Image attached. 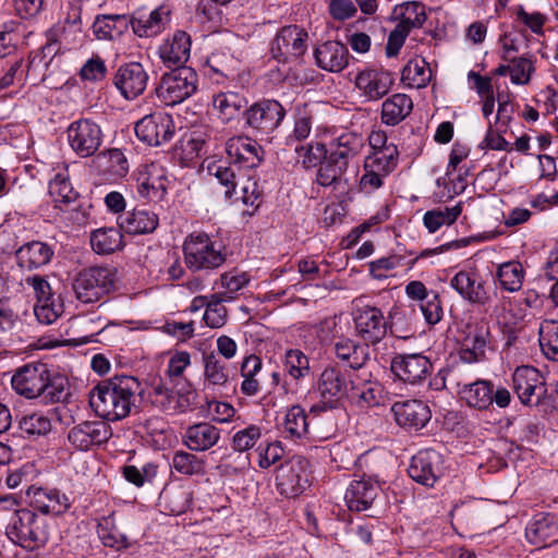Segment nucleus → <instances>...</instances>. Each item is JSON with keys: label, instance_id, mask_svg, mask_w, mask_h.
<instances>
[{"label": "nucleus", "instance_id": "nucleus-1", "mask_svg": "<svg viewBox=\"0 0 558 558\" xmlns=\"http://www.w3.org/2000/svg\"><path fill=\"white\" fill-rule=\"evenodd\" d=\"M143 393L137 378L114 376L98 383L89 391V405L99 417L107 421H120L131 414Z\"/></svg>", "mask_w": 558, "mask_h": 558}, {"label": "nucleus", "instance_id": "nucleus-2", "mask_svg": "<svg viewBox=\"0 0 558 558\" xmlns=\"http://www.w3.org/2000/svg\"><path fill=\"white\" fill-rule=\"evenodd\" d=\"M207 172L226 187L225 196L233 203L241 202L253 208L259 206L260 191L257 182L250 175L236 173L234 168L227 166L225 161L209 162Z\"/></svg>", "mask_w": 558, "mask_h": 558}, {"label": "nucleus", "instance_id": "nucleus-3", "mask_svg": "<svg viewBox=\"0 0 558 558\" xmlns=\"http://www.w3.org/2000/svg\"><path fill=\"white\" fill-rule=\"evenodd\" d=\"M5 534L14 544L27 549L44 546L50 536L47 520L26 508L14 510Z\"/></svg>", "mask_w": 558, "mask_h": 558}, {"label": "nucleus", "instance_id": "nucleus-4", "mask_svg": "<svg viewBox=\"0 0 558 558\" xmlns=\"http://www.w3.org/2000/svg\"><path fill=\"white\" fill-rule=\"evenodd\" d=\"M184 260L193 271L213 270L222 266L226 254L205 232L191 233L183 243Z\"/></svg>", "mask_w": 558, "mask_h": 558}, {"label": "nucleus", "instance_id": "nucleus-5", "mask_svg": "<svg viewBox=\"0 0 558 558\" xmlns=\"http://www.w3.org/2000/svg\"><path fill=\"white\" fill-rule=\"evenodd\" d=\"M490 331L486 320L473 319L465 324L461 330V349L459 357L461 363L451 371V376L464 373L468 364L480 362L485 356V350L489 343Z\"/></svg>", "mask_w": 558, "mask_h": 558}, {"label": "nucleus", "instance_id": "nucleus-6", "mask_svg": "<svg viewBox=\"0 0 558 558\" xmlns=\"http://www.w3.org/2000/svg\"><path fill=\"white\" fill-rule=\"evenodd\" d=\"M197 74L189 66H178L162 75L156 93L166 106L181 104L197 89Z\"/></svg>", "mask_w": 558, "mask_h": 558}, {"label": "nucleus", "instance_id": "nucleus-7", "mask_svg": "<svg viewBox=\"0 0 558 558\" xmlns=\"http://www.w3.org/2000/svg\"><path fill=\"white\" fill-rule=\"evenodd\" d=\"M114 270L109 267H89L76 277L73 289L76 298L83 303L100 300L114 288Z\"/></svg>", "mask_w": 558, "mask_h": 558}, {"label": "nucleus", "instance_id": "nucleus-8", "mask_svg": "<svg viewBox=\"0 0 558 558\" xmlns=\"http://www.w3.org/2000/svg\"><path fill=\"white\" fill-rule=\"evenodd\" d=\"M276 480L281 495L288 498L301 495L311 483L310 461L302 456H293L278 468Z\"/></svg>", "mask_w": 558, "mask_h": 558}, {"label": "nucleus", "instance_id": "nucleus-9", "mask_svg": "<svg viewBox=\"0 0 558 558\" xmlns=\"http://www.w3.org/2000/svg\"><path fill=\"white\" fill-rule=\"evenodd\" d=\"M66 135L71 149L82 158L95 155L104 137L100 126L89 119L72 122L66 130Z\"/></svg>", "mask_w": 558, "mask_h": 558}, {"label": "nucleus", "instance_id": "nucleus-10", "mask_svg": "<svg viewBox=\"0 0 558 558\" xmlns=\"http://www.w3.org/2000/svg\"><path fill=\"white\" fill-rule=\"evenodd\" d=\"M134 130L137 138L143 143L159 146L172 138L174 123L170 114L156 111L137 121Z\"/></svg>", "mask_w": 558, "mask_h": 558}, {"label": "nucleus", "instance_id": "nucleus-11", "mask_svg": "<svg viewBox=\"0 0 558 558\" xmlns=\"http://www.w3.org/2000/svg\"><path fill=\"white\" fill-rule=\"evenodd\" d=\"M48 365L45 363H28L19 367L11 378L14 391L27 399H35L43 395L47 385Z\"/></svg>", "mask_w": 558, "mask_h": 558}, {"label": "nucleus", "instance_id": "nucleus-12", "mask_svg": "<svg viewBox=\"0 0 558 558\" xmlns=\"http://www.w3.org/2000/svg\"><path fill=\"white\" fill-rule=\"evenodd\" d=\"M148 80L149 75L143 64L134 61L120 65L112 83L124 99L134 100L145 92Z\"/></svg>", "mask_w": 558, "mask_h": 558}, {"label": "nucleus", "instance_id": "nucleus-13", "mask_svg": "<svg viewBox=\"0 0 558 558\" xmlns=\"http://www.w3.org/2000/svg\"><path fill=\"white\" fill-rule=\"evenodd\" d=\"M307 33L298 25L282 27L271 45V53L279 61L296 60L306 51Z\"/></svg>", "mask_w": 558, "mask_h": 558}, {"label": "nucleus", "instance_id": "nucleus-14", "mask_svg": "<svg viewBox=\"0 0 558 558\" xmlns=\"http://www.w3.org/2000/svg\"><path fill=\"white\" fill-rule=\"evenodd\" d=\"M244 116L248 126L268 134L280 125L286 110L277 100L268 99L252 105L244 111Z\"/></svg>", "mask_w": 558, "mask_h": 558}, {"label": "nucleus", "instance_id": "nucleus-15", "mask_svg": "<svg viewBox=\"0 0 558 558\" xmlns=\"http://www.w3.org/2000/svg\"><path fill=\"white\" fill-rule=\"evenodd\" d=\"M513 390L525 404H538L546 393L544 378L533 366H520L512 376Z\"/></svg>", "mask_w": 558, "mask_h": 558}, {"label": "nucleus", "instance_id": "nucleus-16", "mask_svg": "<svg viewBox=\"0 0 558 558\" xmlns=\"http://www.w3.org/2000/svg\"><path fill=\"white\" fill-rule=\"evenodd\" d=\"M390 369L400 380L417 385L429 376L432 363L427 356L421 353L398 354L392 357Z\"/></svg>", "mask_w": 558, "mask_h": 558}, {"label": "nucleus", "instance_id": "nucleus-17", "mask_svg": "<svg viewBox=\"0 0 558 558\" xmlns=\"http://www.w3.org/2000/svg\"><path fill=\"white\" fill-rule=\"evenodd\" d=\"M442 457L434 449L418 451L408 468L409 476L418 484L433 487L441 476Z\"/></svg>", "mask_w": 558, "mask_h": 558}, {"label": "nucleus", "instance_id": "nucleus-18", "mask_svg": "<svg viewBox=\"0 0 558 558\" xmlns=\"http://www.w3.org/2000/svg\"><path fill=\"white\" fill-rule=\"evenodd\" d=\"M111 436L112 429L107 422L86 421L69 430L68 440L78 450H88L93 446L107 442Z\"/></svg>", "mask_w": 558, "mask_h": 558}, {"label": "nucleus", "instance_id": "nucleus-19", "mask_svg": "<svg viewBox=\"0 0 558 558\" xmlns=\"http://www.w3.org/2000/svg\"><path fill=\"white\" fill-rule=\"evenodd\" d=\"M354 84L366 100L377 101L390 92L393 76L389 71L367 68L356 74Z\"/></svg>", "mask_w": 558, "mask_h": 558}, {"label": "nucleus", "instance_id": "nucleus-20", "mask_svg": "<svg viewBox=\"0 0 558 558\" xmlns=\"http://www.w3.org/2000/svg\"><path fill=\"white\" fill-rule=\"evenodd\" d=\"M353 315L355 330L366 343L376 344L384 339L387 333V323L379 308L357 307Z\"/></svg>", "mask_w": 558, "mask_h": 558}, {"label": "nucleus", "instance_id": "nucleus-21", "mask_svg": "<svg viewBox=\"0 0 558 558\" xmlns=\"http://www.w3.org/2000/svg\"><path fill=\"white\" fill-rule=\"evenodd\" d=\"M26 496L29 506L43 514L60 515L71 507L69 497L54 488L29 486Z\"/></svg>", "mask_w": 558, "mask_h": 558}, {"label": "nucleus", "instance_id": "nucleus-22", "mask_svg": "<svg viewBox=\"0 0 558 558\" xmlns=\"http://www.w3.org/2000/svg\"><path fill=\"white\" fill-rule=\"evenodd\" d=\"M226 153L231 161L230 167L253 169L257 167L263 157L260 146L250 137L235 136L226 143Z\"/></svg>", "mask_w": 558, "mask_h": 558}, {"label": "nucleus", "instance_id": "nucleus-23", "mask_svg": "<svg viewBox=\"0 0 558 558\" xmlns=\"http://www.w3.org/2000/svg\"><path fill=\"white\" fill-rule=\"evenodd\" d=\"M391 411L398 425L409 429H420L430 420L429 408L421 400L397 401Z\"/></svg>", "mask_w": 558, "mask_h": 558}, {"label": "nucleus", "instance_id": "nucleus-24", "mask_svg": "<svg viewBox=\"0 0 558 558\" xmlns=\"http://www.w3.org/2000/svg\"><path fill=\"white\" fill-rule=\"evenodd\" d=\"M450 286L458 294L472 304L486 305L490 302V295L485 289L483 280L477 279L474 271L460 270L451 279Z\"/></svg>", "mask_w": 558, "mask_h": 558}, {"label": "nucleus", "instance_id": "nucleus-25", "mask_svg": "<svg viewBox=\"0 0 558 558\" xmlns=\"http://www.w3.org/2000/svg\"><path fill=\"white\" fill-rule=\"evenodd\" d=\"M354 377L342 373L335 367H327L320 374L318 391L328 402H333L349 397Z\"/></svg>", "mask_w": 558, "mask_h": 558}, {"label": "nucleus", "instance_id": "nucleus-26", "mask_svg": "<svg viewBox=\"0 0 558 558\" xmlns=\"http://www.w3.org/2000/svg\"><path fill=\"white\" fill-rule=\"evenodd\" d=\"M463 373L457 377V385L461 387L458 390L460 398L470 407L476 410L483 411L489 409L493 404L494 385L484 379H477L473 383L463 381L460 377Z\"/></svg>", "mask_w": 558, "mask_h": 558}, {"label": "nucleus", "instance_id": "nucleus-27", "mask_svg": "<svg viewBox=\"0 0 558 558\" xmlns=\"http://www.w3.org/2000/svg\"><path fill=\"white\" fill-rule=\"evenodd\" d=\"M525 536L531 544L546 547L558 538V521L550 513H538L526 526Z\"/></svg>", "mask_w": 558, "mask_h": 558}, {"label": "nucleus", "instance_id": "nucleus-28", "mask_svg": "<svg viewBox=\"0 0 558 558\" xmlns=\"http://www.w3.org/2000/svg\"><path fill=\"white\" fill-rule=\"evenodd\" d=\"M380 490V486L372 478L352 481L347 488L344 499L350 510L364 511L368 509Z\"/></svg>", "mask_w": 558, "mask_h": 558}, {"label": "nucleus", "instance_id": "nucleus-29", "mask_svg": "<svg viewBox=\"0 0 558 558\" xmlns=\"http://www.w3.org/2000/svg\"><path fill=\"white\" fill-rule=\"evenodd\" d=\"M53 256V248L41 241H31L20 246L15 252L20 268L34 270L47 265Z\"/></svg>", "mask_w": 558, "mask_h": 558}, {"label": "nucleus", "instance_id": "nucleus-30", "mask_svg": "<svg viewBox=\"0 0 558 558\" xmlns=\"http://www.w3.org/2000/svg\"><path fill=\"white\" fill-rule=\"evenodd\" d=\"M220 439V429L207 422L189 426L183 435V444L192 451H206Z\"/></svg>", "mask_w": 558, "mask_h": 558}, {"label": "nucleus", "instance_id": "nucleus-31", "mask_svg": "<svg viewBox=\"0 0 558 558\" xmlns=\"http://www.w3.org/2000/svg\"><path fill=\"white\" fill-rule=\"evenodd\" d=\"M191 39L183 31H177L158 50L159 57L168 66H180L190 57Z\"/></svg>", "mask_w": 558, "mask_h": 558}, {"label": "nucleus", "instance_id": "nucleus-32", "mask_svg": "<svg viewBox=\"0 0 558 558\" xmlns=\"http://www.w3.org/2000/svg\"><path fill=\"white\" fill-rule=\"evenodd\" d=\"M131 25L140 37H153L160 34L170 22V10L162 4L148 15L132 16Z\"/></svg>", "mask_w": 558, "mask_h": 558}, {"label": "nucleus", "instance_id": "nucleus-33", "mask_svg": "<svg viewBox=\"0 0 558 558\" xmlns=\"http://www.w3.org/2000/svg\"><path fill=\"white\" fill-rule=\"evenodd\" d=\"M158 223V216L146 209H133L118 218L120 229L132 235L151 233L156 230Z\"/></svg>", "mask_w": 558, "mask_h": 558}, {"label": "nucleus", "instance_id": "nucleus-34", "mask_svg": "<svg viewBox=\"0 0 558 558\" xmlns=\"http://www.w3.org/2000/svg\"><path fill=\"white\" fill-rule=\"evenodd\" d=\"M384 389L376 380L354 377L349 397L360 409L378 407L384 398Z\"/></svg>", "mask_w": 558, "mask_h": 558}, {"label": "nucleus", "instance_id": "nucleus-35", "mask_svg": "<svg viewBox=\"0 0 558 558\" xmlns=\"http://www.w3.org/2000/svg\"><path fill=\"white\" fill-rule=\"evenodd\" d=\"M317 65L329 72L338 73L348 64V49L339 41H326L315 49Z\"/></svg>", "mask_w": 558, "mask_h": 558}, {"label": "nucleus", "instance_id": "nucleus-36", "mask_svg": "<svg viewBox=\"0 0 558 558\" xmlns=\"http://www.w3.org/2000/svg\"><path fill=\"white\" fill-rule=\"evenodd\" d=\"M347 170V165L328 154L319 165L316 182L320 186L332 187V190L343 192L348 186V180L345 179Z\"/></svg>", "mask_w": 558, "mask_h": 558}, {"label": "nucleus", "instance_id": "nucleus-37", "mask_svg": "<svg viewBox=\"0 0 558 558\" xmlns=\"http://www.w3.org/2000/svg\"><path fill=\"white\" fill-rule=\"evenodd\" d=\"M363 147L364 140L362 135L354 132H344L329 143L328 154L349 166V162L360 155Z\"/></svg>", "mask_w": 558, "mask_h": 558}, {"label": "nucleus", "instance_id": "nucleus-38", "mask_svg": "<svg viewBox=\"0 0 558 558\" xmlns=\"http://www.w3.org/2000/svg\"><path fill=\"white\" fill-rule=\"evenodd\" d=\"M211 104L218 118L227 123L241 114L246 106V99L235 92H220L213 96Z\"/></svg>", "mask_w": 558, "mask_h": 558}, {"label": "nucleus", "instance_id": "nucleus-39", "mask_svg": "<svg viewBox=\"0 0 558 558\" xmlns=\"http://www.w3.org/2000/svg\"><path fill=\"white\" fill-rule=\"evenodd\" d=\"M335 354L353 369L362 368L369 359L367 343H357L351 339H340L335 343Z\"/></svg>", "mask_w": 558, "mask_h": 558}, {"label": "nucleus", "instance_id": "nucleus-40", "mask_svg": "<svg viewBox=\"0 0 558 558\" xmlns=\"http://www.w3.org/2000/svg\"><path fill=\"white\" fill-rule=\"evenodd\" d=\"M413 101L405 94H395L381 105V121L387 125H397L412 111Z\"/></svg>", "mask_w": 558, "mask_h": 558}, {"label": "nucleus", "instance_id": "nucleus-41", "mask_svg": "<svg viewBox=\"0 0 558 558\" xmlns=\"http://www.w3.org/2000/svg\"><path fill=\"white\" fill-rule=\"evenodd\" d=\"M430 77L432 70L428 63L421 58L409 60L401 73V82L409 88H424Z\"/></svg>", "mask_w": 558, "mask_h": 558}, {"label": "nucleus", "instance_id": "nucleus-42", "mask_svg": "<svg viewBox=\"0 0 558 558\" xmlns=\"http://www.w3.org/2000/svg\"><path fill=\"white\" fill-rule=\"evenodd\" d=\"M199 302L202 306H206L204 313V322L210 328H220L225 326L228 318V311L223 303L226 302L221 295L213 293L208 296H198L194 299V303Z\"/></svg>", "mask_w": 558, "mask_h": 558}, {"label": "nucleus", "instance_id": "nucleus-43", "mask_svg": "<svg viewBox=\"0 0 558 558\" xmlns=\"http://www.w3.org/2000/svg\"><path fill=\"white\" fill-rule=\"evenodd\" d=\"M121 229L100 228L92 232L90 245L97 254H110L123 246Z\"/></svg>", "mask_w": 558, "mask_h": 558}, {"label": "nucleus", "instance_id": "nucleus-44", "mask_svg": "<svg viewBox=\"0 0 558 558\" xmlns=\"http://www.w3.org/2000/svg\"><path fill=\"white\" fill-rule=\"evenodd\" d=\"M49 194L56 203V206L60 208L62 205H68L76 201L77 193L73 190L69 181L66 168L56 173L50 180Z\"/></svg>", "mask_w": 558, "mask_h": 558}, {"label": "nucleus", "instance_id": "nucleus-45", "mask_svg": "<svg viewBox=\"0 0 558 558\" xmlns=\"http://www.w3.org/2000/svg\"><path fill=\"white\" fill-rule=\"evenodd\" d=\"M251 277L239 269H232L220 275V287L223 291L216 292L226 302H232L238 298V292L248 284Z\"/></svg>", "mask_w": 558, "mask_h": 558}, {"label": "nucleus", "instance_id": "nucleus-46", "mask_svg": "<svg viewBox=\"0 0 558 558\" xmlns=\"http://www.w3.org/2000/svg\"><path fill=\"white\" fill-rule=\"evenodd\" d=\"M262 369V360L257 355L246 356L241 365V374L243 377L241 384V392L246 397L256 396L259 391V381L255 376Z\"/></svg>", "mask_w": 558, "mask_h": 558}, {"label": "nucleus", "instance_id": "nucleus-47", "mask_svg": "<svg viewBox=\"0 0 558 558\" xmlns=\"http://www.w3.org/2000/svg\"><path fill=\"white\" fill-rule=\"evenodd\" d=\"M396 17L400 19L397 25L407 26L410 31L412 27H420L426 20L425 9L422 2H401L393 9Z\"/></svg>", "mask_w": 558, "mask_h": 558}, {"label": "nucleus", "instance_id": "nucleus-48", "mask_svg": "<svg viewBox=\"0 0 558 558\" xmlns=\"http://www.w3.org/2000/svg\"><path fill=\"white\" fill-rule=\"evenodd\" d=\"M47 385L44 387L43 399L47 402H63L69 396V380L68 378L48 367Z\"/></svg>", "mask_w": 558, "mask_h": 558}, {"label": "nucleus", "instance_id": "nucleus-49", "mask_svg": "<svg viewBox=\"0 0 558 558\" xmlns=\"http://www.w3.org/2000/svg\"><path fill=\"white\" fill-rule=\"evenodd\" d=\"M293 149L298 155V161L306 169L319 166L328 155V149L320 142L296 144Z\"/></svg>", "mask_w": 558, "mask_h": 558}, {"label": "nucleus", "instance_id": "nucleus-50", "mask_svg": "<svg viewBox=\"0 0 558 558\" xmlns=\"http://www.w3.org/2000/svg\"><path fill=\"white\" fill-rule=\"evenodd\" d=\"M497 278L502 289L509 292L519 291L524 279V269L519 262L504 263L498 267Z\"/></svg>", "mask_w": 558, "mask_h": 558}, {"label": "nucleus", "instance_id": "nucleus-51", "mask_svg": "<svg viewBox=\"0 0 558 558\" xmlns=\"http://www.w3.org/2000/svg\"><path fill=\"white\" fill-rule=\"evenodd\" d=\"M462 213L461 204L444 209H434L425 213L423 217L424 226L432 233L436 232L444 225H452Z\"/></svg>", "mask_w": 558, "mask_h": 558}, {"label": "nucleus", "instance_id": "nucleus-52", "mask_svg": "<svg viewBox=\"0 0 558 558\" xmlns=\"http://www.w3.org/2000/svg\"><path fill=\"white\" fill-rule=\"evenodd\" d=\"M205 383L210 386H225L229 380V372L214 353L204 355Z\"/></svg>", "mask_w": 558, "mask_h": 558}, {"label": "nucleus", "instance_id": "nucleus-53", "mask_svg": "<svg viewBox=\"0 0 558 558\" xmlns=\"http://www.w3.org/2000/svg\"><path fill=\"white\" fill-rule=\"evenodd\" d=\"M307 416L304 409L300 405L290 407L283 420L284 433L292 438H301L307 433Z\"/></svg>", "mask_w": 558, "mask_h": 558}, {"label": "nucleus", "instance_id": "nucleus-54", "mask_svg": "<svg viewBox=\"0 0 558 558\" xmlns=\"http://www.w3.org/2000/svg\"><path fill=\"white\" fill-rule=\"evenodd\" d=\"M398 148L393 144L384 147V149L373 151V154L366 159L367 167H372L375 170H379L385 174L390 173L398 163Z\"/></svg>", "mask_w": 558, "mask_h": 558}, {"label": "nucleus", "instance_id": "nucleus-55", "mask_svg": "<svg viewBox=\"0 0 558 558\" xmlns=\"http://www.w3.org/2000/svg\"><path fill=\"white\" fill-rule=\"evenodd\" d=\"M97 533L102 544L107 547L116 548L117 550L130 547L128 537L118 531L111 518L102 519L98 524Z\"/></svg>", "mask_w": 558, "mask_h": 558}, {"label": "nucleus", "instance_id": "nucleus-56", "mask_svg": "<svg viewBox=\"0 0 558 558\" xmlns=\"http://www.w3.org/2000/svg\"><path fill=\"white\" fill-rule=\"evenodd\" d=\"M97 160L100 166H105L106 170L116 177H123L128 173V159L118 148H111L98 155Z\"/></svg>", "mask_w": 558, "mask_h": 558}, {"label": "nucleus", "instance_id": "nucleus-57", "mask_svg": "<svg viewBox=\"0 0 558 558\" xmlns=\"http://www.w3.org/2000/svg\"><path fill=\"white\" fill-rule=\"evenodd\" d=\"M19 426L22 432L27 435H46L51 429L50 420L41 414V413H32L24 415L20 422Z\"/></svg>", "mask_w": 558, "mask_h": 558}, {"label": "nucleus", "instance_id": "nucleus-58", "mask_svg": "<svg viewBox=\"0 0 558 558\" xmlns=\"http://www.w3.org/2000/svg\"><path fill=\"white\" fill-rule=\"evenodd\" d=\"M63 313V304L60 298L49 300L48 302H36L34 314L39 323L50 325L54 323Z\"/></svg>", "mask_w": 558, "mask_h": 558}, {"label": "nucleus", "instance_id": "nucleus-59", "mask_svg": "<svg viewBox=\"0 0 558 558\" xmlns=\"http://www.w3.org/2000/svg\"><path fill=\"white\" fill-rule=\"evenodd\" d=\"M171 466L184 475H193L202 471L199 459L195 454L182 450L174 452Z\"/></svg>", "mask_w": 558, "mask_h": 558}, {"label": "nucleus", "instance_id": "nucleus-60", "mask_svg": "<svg viewBox=\"0 0 558 558\" xmlns=\"http://www.w3.org/2000/svg\"><path fill=\"white\" fill-rule=\"evenodd\" d=\"M260 436V427L257 425H250L241 430H238L233 435L232 447L239 452L247 451L255 446Z\"/></svg>", "mask_w": 558, "mask_h": 558}, {"label": "nucleus", "instance_id": "nucleus-61", "mask_svg": "<svg viewBox=\"0 0 558 558\" xmlns=\"http://www.w3.org/2000/svg\"><path fill=\"white\" fill-rule=\"evenodd\" d=\"M208 68L216 74L229 77L232 72L234 59L228 49L214 51L206 61Z\"/></svg>", "mask_w": 558, "mask_h": 558}, {"label": "nucleus", "instance_id": "nucleus-62", "mask_svg": "<svg viewBox=\"0 0 558 558\" xmlns=\"http://www.w3.org/2000/svg\"><path fill=\"white\" fill-rule=\"evenodd\" d=\"M284 366L294 379L304 377L310 371L308 359L296 349L287 351Z\"/></svg>", "mask_w": 558, "mask_h": 558}, {"label": "nucleus", "instance_id": "nucleus-63", "mask_svg": "<svg viewBox=\"0 0 558 558\" xmlns=\"http://www.w3.org/2000/svg\"><path fill=\"white\" fill-rule=\"evenodd\" d=\"M509 62L511 63V82L517 85H526L535 70L531 59L526 57H519Z\"/></svg>", "mask_w": 558, "mask_h": 558}, {"label": "nucleus", "instance_id": "nucleus-64", "mask_svg": "<svg viewBox=\"0 0 558 558\" xmlns=\"http://www.w3.org/2000/svg\"><path fill=\"white\" fill-rule=\"evenodd\" d=\"M539 345L547 359L558 361V326L551 324L541 332Z\"/></svg>", "mask_w": 558, "mask_h": 558}]
</instances>
